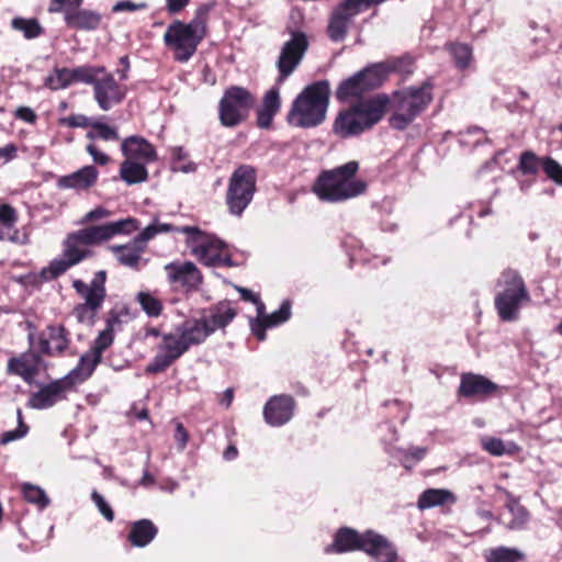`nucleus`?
Instances as JSON below:
<instances>
[{"label":"nucleus","instance_id":"nucleus-1","mask_svg":"<svg viewBox=\"0 0 562 562\" xmlns=\"http://www.w3.org/2000/svg\"><path fill=\"white\" fill-rule=\"evenodd\" d=\"M328 104V83L318 81L310 85L294 99L288 113V122L301 128L318 126L326 119Z\"/></svg>","mask_w":562,"mask_h":562},{"label":"nucleus","instance_id":"nucleus-2","mask_svg":"<svg viewBox=\"0 0 562 562\" xmlns=\"http://www.w3.org/2000/svg\"><path fill=\"white\" fill-rule=\"evenodd\" d=\"M359 169L357 161H349L333 170L324 171L315 182L313 191L323 201L339 202L366 191V183L356 179Z\"/></svg>","mask_w":562,"mask_h":562},{"label":"nucleus","instance_id":"nucleus-3","mask_svg":"<svg viewBox=\"0 0 562 562\" xmlns=\"http://www.w3.org/2000/svg\"><path fill=\"white\" fill-rule=\"evenodd\" d=\"M386 105L387 97L384 94L359 101L338 113L333 131L342 138L359 135L383 117Z\"/></svg>","mask_w":562,"mask_h":562},{"label":"nucleus","instance_id":"nucleus-4","mask_svg":"<svg viewBox=\"0 0 562 562\" xmlns=\"http://www.w3.org/2000/svg\"><path fill=\"white\" fill-rule=\"evenodd\" d=\"M177 233L184 234L186 246L198 261L206 267H233L227 246L214 235L201 231L196 226L177 227Z\"/></svg>","mask_w":562,"mask_h":562},{"label":"nucleus","instance_id":"nucleus-5","mask_svg":"<svg viewBox=\"0 0 562 562\" xmlns=\"http://www.w3.org/2000/svg\"><path fill=\"white\" fill-rule=\"evenodd\" d=\"M333 548L337 552L362 550L376 562H396L397 553L392 543L383 536L368 530L360 535L350 528L338 531Z\"/></svg>","mask_w":562,"mask_h":562},{"label":"nucleus","instance_id":"nucleus-6","mask_svg":"<svg viewBox=\"0 0 562 562\" xmlns=\"http://www.w3.org/2000/svg\"><path fill=\"white\" fill-rule=\"evenodd\" d=\"M205 35L206 22L203 18L198 16L189 23L176 20L167 27L164 42L177 61L186 63L194 55Z\"/></svg>","mask_w":562,"mask_h":562},{"label":"nucleus","instance_id":"nucleus-7","mask_svg":"<svg viewBox=\"0 0 562 562\" xmlns=\"http://www.w3.org/2000/svg\"><path fill=\"white\" fill-rule=\"evenodd\" d=\"M497 284L502 288L495 300L499 318L506 323L517 322L521 308L531 300L522 278L517 271L506 269L501 273Z\"/></svg>","mask_w":562,"mask_h":562},{"label":"nucleus","instance_id":"nucleus-8","mask_svg":"<svg viewBox=\"0 0 562 562\" xmlns=\"http://www.w3.org/2000/svg\"><path fill=\"white\" fill-rule=\"evenodd\" d=\"M432 99L431 87L424 83L419 88H407L395 91L387 104L392 110L390 124L393 128L404 130L407 127L430 103Z\"/></svg>","mask_w":562,"mask_h":562},{"label":"nucleus","instance_id":"nucleus-9","mask_svg":"<svg viewBox=\"0 0 562 562\" xmlns=\"http://www.w3.org/2000/svg\"><path fill=\"white\" fill-rule=\"evenodd\" d=\"M105 271H99L93 280L87 284L81 280H75L74 289L83 299V303L74 308V315L79 323L92 325L97 312L102 306L105 297Z\"/></svg>","mask_w":562,"mask_h":562},{"label":"nucleus","instance_id":"nucleus-10","mask_svg":"<svg viewBox=\"0 0 562 562\" xmlns=\"http://www.w3.org/2000/svg\"><path fill=\"white\" fill-rule=\"evenodd\" d=\"M256 190V173L250 166H240L231 177L227 190V205L231 213L240 215L251 202Z\"/></svg>","mask_w":562,"mask_h":562},{"label":"nucleus","instance_id":"nucleus-11","mask_svg":"<svg viewBox=\"0 0 562 562\" xmlns=\"http://www.w3.org/2000/svg\"><path fill=\"white\" fill-rule=\"evenodd\" d=\"M254 104L251 94L241 87H231L222 97L218 105L221 124L233 127L241 123Z\"/></svg>","mask_w":562,"mask_h":562},{"label":"nucleus","instance_id":"nucleus-12","mask_svg":"<svg viewBox=\"0 0 562 562\" xmlns=\"http://www.w3.org/2000/svg\"><path fill=\"white\" fill-rule=\"evenodd\" d=\"M387 75L389 68L384 64L369 66L344 81L337 89V98L346 101L360 97L363 92L380 87Z\"/></svg>","mask_w":562,"mask_h":562},{"label":"nucleus","instance_id":"nucleus-13","mask_svg":"<svg viewBox=\"0 0 562 562\" xmlns=\"http://www.w3.org/2000/svg\"><path fill=\"white\" fill-rule=\"evenodd\" d=\"M189 349L180 334H167L162 337L158 352L153 361L146 367L147 373H158L166 370L171 363L179 359Z\"/></svg>","mask_w":562,"mask_h":562},{"label":"nucleus","instance_id":"nucleus-14","mask_svg":"<svg viewBox=\"0 0 562 562\" xmlns=\"http://www.w3.org/2000/svg\"><path fill=\"white\" fill-rule=\"evenodd\" d=\"M75 382L71 376H64L43 385L33 393L29 400V406L35 409H46L64 401Z\"/></svg>","mask_w":562,"mask_h":562},{"label":"nucleus","instance_id":"nucleus-15","mask_svg":"<svg viewBox=\"0 0 562 562\" xmlns=\"http://www.w3.org/2000/svg\"><path fill=\"white\" fill-rule=\"evenodd\" d=\"M306 48L307 40L303 33H294L292 38L283 45L277 64L280 71V76L277 79L278 85L297 67Z\"/></svg>","mask_w":562,"mask_h":562},{"label":"nucleus","instance_id":"nucleus-16","mask_svg":"<svg viewBox=\"0 0 562 562\" xmlns=\"http://www.w3.org/2000/svg\"><path fill=\"white\" fill-rule=\"evenodd\" d=\"M164 270L171 285L191 290L202 283V273L192 261H172L165 265Z\"/></svg>","mask_w":562,"mask_h":562},{"label":"nucleus","instance_id":"nucleus-17","mask_svg":"<svg viewBox=\"0 0 562 562\" xmlns=\"http://www.w3.org/2000/svg\"><path fill=\"white\" fill-rule=\"evenodd\" d=\"M363 10L355 0H346L333 12L328 25V33L331 40L341 41L348 31L352 19Z\"/></svg>","mask_w":562,"mask_h":562},{"label":"nucleus","instance_id":"nucleus-18","mask_svg":"<svg viewBox=\"0 0 562 562\" xmlns=\"http://www.w3.org/2000/svg\"><path fill=\"white\" fill-rule=\"evenodd\" d=\"M94 99L103 111L122 102L125 98V88L120 87L112 75L98 79L93 86Z\"/></svg>","mask_w":562,"mask_h":562},{"label":"nucleus","instance_id":"nucleus-19","mask_svg":"<svg viewBox=\"0 0 562 562\" xmlns=\"http://www.w3.org/2000/svg\"><path fill=\"white\" fill-rule=\"evenodd\" d=\"M293 411V398L288 395H279L268 401L263 409V416L269 425L282 426L292 418Z\"/></svg>","mask_w":562,"mask_h":562},{"label":"nucleus","instance_id":"nucleus-20","mask_svg":"<svg viewBox=\"0 0 562 562\" xmlns=\"http://www.w3.org/2000/svg\"><path fill=\"white\" fill-rule=\"evenodd\" d=\"M91 227L80 229L68 235L65 241L64 257L70 259V263H78L88 256L87 247L98 244L91 235Z\"/></svg>","mask_w":562,"mask_h":562},{"label":"nucleus","instance_id":"nucleus-21","mask_svg":"<svg viewBox=\"0 0 562 562\" xmlns=\"http://www.w3.org/2000/svg\"><path fill=\"white\" fill-rule=\"evenodd\" d=\"M91 235L99 243L111 239L116 235H130L139 228V223L136 218L127 217L115 222H110L104 225L90 226Z\"/></svg>","mask_w":562,"mask_h":562},{"label":"nucleus","instance_id":"nucleus-22","mask_svg":"<svg viewBox=\"0 0 562 562\" xmlns=\"http://www.w3.org/2000/svg\"><path fill=\"white\" fill-rule=\"evenodd\" d=\"M122 154L126 159L149 164L156 160V150L145 138L131 136L123 140Z\"/></svg>","mask_w":562,"mask_h":562},{"label":"nucleus","instance_id":"nucleus-23","mask_svg":"<svg viewBox=\"0 0 562 562\" xmlns=\"http://www.w3.org/2000/svg\"><path fill=\"white\" fill-rule=\"evenodd\" d=\"M40 366L41 358L38 355L34 352H25L9 360L8 372L19 375L25 382L31 383L37 375Z\"/></svg>","mask_w":562,"mask_h":562},{"label":"nucleus","instance_id":"nucleus-24","mask_svg":"<svg viewBox=\"0 0 562 562\" xmlns=\"http://www.w3.org/2000/svg\"><path fill=\"white\" fill-rule=\"evenodd\" d=\"M98 177L99 171L95 167L85 166L70 175L60 177L57 186L61 189L87 190L95 184Z\"/></svg>","mask_w":562,"mask_h":562},{"label":"nucleus","instance_id":"nucleus-25","mask_svg":"<svg viewBox=\"0 0 562 562\" xmlns=\"http://www.w3.org/2000/svg\"><path fill=\"white\" fill-rule=\"evenodd\" d=\"M67 347L68 339L63 326H48L40 337V350L44 355H58Z\"/></svg>","mask_w":562,"mask_h":562},{"label":"nucleus","instance_id":"nucleus-26","mask_svg":"<svg viewBox=\"0 0 562 562\" xmlns=\"http://www.w3.org/2000/svg\"><path fill=\"white\" fill-rule=\"evenodd\" d=\"M64 19L69 27L83 31L97 30L102 21L100 13L87 9H67Z\"/></svg>","mask_w":562,"mask_h":562},{"label":"nucleus","instance_id":"nucleus-27","mask_svg":"<svg viewBox=\"0 0 562 562\" xmlns=\"http://www.w3.org/2000/svg\"><path fill=\"white\" fill-rule=\"evenodd\" d=\"M529 515L524 506L516 499L508 498L505 508L499 514L498 522L510 530L522 529L528 521Z\"/></svg>","mask_w":562,"mask_h":562},{"label":"nucleus","instance_id":"nucleus-28","mask_svg":"<svg viewBox=\"0 0 562 562\" xmlns=\"http://www.w3.org/2000/svg\"><path fill=\"white\" fill-rule=\"evenodd\" d=\"M177 331L190 348L193 345L202 344L211 334L212 328L207 327V322L201 319H188L181 324Z\"/></svg>","mask_w":562,"mask_h":562},{"label":"nucleus","instance_id":"nucleus-29","mask_svg":"<svg viewBox=\"0 0 562 562\" xmlns=\"http://www.w3.org/2000/svg\"><path fill=\"white\" fill-rule=\"evenodd\" d=\"M492 392V382L479 374L463 373L459 386V394L464 397H475Z\"/></svg>","mask_w":562,"mask_h":562},{"label":"nucleus","instance_id":"nucleus-30","mask_svg":"<svg viewBox=\"0 0 562 562\" xmlns=\"http://www.w3.org/2000/svg\"><path fill=\"white\" fill-rule=\"evenodd\" d=\"M280 92L279 88H271L263 97L262 104L258 110L257 124L261 128H268L273 120V116L280 110Z\"/></svg>","mask_w":562,"mask_h":562},{"label":"nucleus","instance_id":"nucleus-31","mask_svg":"<svg viewBox=\"0 0 562 562\" xmlns=\"http://www.w3.org/2000/svg\"><path fill=\"white\" fill-rule=\"evenodd\" d=\"M111 251L115 255L117 261L126 267L136 268L142 259L145 248L132 239L128 244L111 246Z\"/></svg>","mask_w":562,"mask_h":562},{"label":"nucleus","instance_id":"nucleus-32","mask_svg":"<svg viewBox=\"0 0 562 562\" xmlns=\"http://www.w3.org/2000/svg\"><path fill=\"white\" fill-rule=\"evenodd\" d=\"M291 307L288 302H283L280 308L265 318V322H251V330L259 340L266 339V329L278 326L290 318Z\"/></svg>","mask_w":562,"mask_h":562},{"label":"nucleus","instance_id":"nucleus-33","mask_svg":"<svg viewBox=\"0 0 562 562\" xmlns=\"http://www.w3.org/2000/svg\"><path fill=\"white\" fill-rule=\"evenodd\" d=\"M457 501L454 494L446 488H428L424 491L417 502V507L422 510L436 506L454 504Z\"/></svg>","mask_w":562,"mask_h":562},{"label":"nucleus","instance_id":"nucleus-34","mask_svg":"<svg viewBox=\"0 0 562 562\" xmlns=\"http://www.w3.org/2000/svg\"><path fill=\"white\" fill-rule=\"evenodd\" d=\"M236 316V311L229 302H221L214 306L209 316L203 317L207 322V327L212 328V334L226 327Z\"/></svg>","mask_w":562,"mask_h":562},{"label":"nucleus","instance_id":"nucleus-35","mask_svg":"<svg viewBox=\"0 0 562 562\" xmlns=\"http://www.w3.org/2000/svg\"><path fill=\"white\" fill-rule=\"evenodd\" d=\"M146 165L147 164L125 158L120 168L121 179L130 186L146 181L148 178Z\"/></svg>","mask_w":562,"mask_h":562},{"label":"nucleus","instance_id":"nucleus-36","mask_svg":"<svg viewBox=\"0 0 562 562\" xmlns=\"http://www.w3.org/2000/svg\"><path fill=\"white\" fill-rule=\"evenodd\" d=\"M157 528L148 519L136 521L130 532V541L135 547L147 546L156 536Z\"/></svg>","mask_w":562,"mask_h":562},{"label":"nucleus","instance_id":"nucleus-37","mask_svg":"<svg viewBox=\"0 0 562 562\" xmlns=\"http://www.w3.org/2000/svg\"><path fill=\"white\" fill-rule=\"evenodd\" d=\"M102 356L90 349L81 356L79 364L67 376H71L72 381L80 375V380L83 381L91 375L98 363H100Z\"/></svg>","mask_w":562,"mask_h":562},{"label":"nucleus","instance_id":"nucleus-38","mask_svg":"<svg viewBox=\"0 0 562 562\" xmlns=\"http://www.w3.org/2000/svg\"><path fill=\"white\" fill-rule=\"evenodd\" d=\"M544 157L537 156L531 150L520 154L518 161V170L525 176H535L540 169L543 170Z\"/></svg>","mask_w":562,"mask_h":562},{"label":"nucleus","instance_id":"nucleus-39","mask_svg":"<svg viewBox=\"0 0 562 562\" xmlns=\"http://www.w3.org/2000/svg\"><path fill=\"white\" fill-rule=\"evenodd\" d=\"M103 72H105V69L103 67L93 66H80L77 68L69 69L71 83L83 82L93 86L98 80V75Z\"/></svg>","mask_w":562,"mask_h":562},{"label":"nucleus","instance_id":"nucleus-40","mask_svg":"<svg viewBox=\"0 0 562 562\" xmlns=\"http://www.w3.org/2000/svg\"><path fill=\"white\" fill-rule=\"evenodd\" d=\"M178 226H172L170 224L160 223L158 221L153 222L148 226H146L136 237V243L140 244L145 249L147 248V243L161 233L177 232Z\"/></svg>","mask_w":562,"mask_h":562},{"label":"nucleus","instance_id":"nucleus-41","mask_svg":"<svg viewBox=\"0 0 562 562\" xmlns=\"http://www.w3.org/2000/svg\"><path fill=\"white\" fill-rule=\"evenodd\" d=\"M11 25L14 30L22 32L29 40L35 38L42 33V26L35 19L15 18Z\"/></svg>","mask_w":562,"mask_h":562},{"label":"nucleus","instance_id":"nucleus-42","mask_svg":"<svg viewBox=\"0 0 562 562\" xmlns=\"http://www.w3.org/2000/svg\"><path fill=\"white\" fill-rule=\"evenodd\" d=\"M71 85L69 68H57L46 78V86L52 90L65 89Z\"/></svg>","mask_w":562,"mask_h":562},{"label":"nucleus","instance_id":"nucleus-43","mask_svg":"<svg viewBox=\"0 0 562 562\" xmlns=\"http://www.w3.org/2000/svg\"><path fill=\"white\" fill-rule=\"evenodd\" d=\"M137 302L140 304L143 311L151 317H156L161 313L160 301L147 292H139L137 294Z\"/></svg>","mask_w":562,"mask_h":562},{"label":"nucleus","instance_id":"nucleus-44","mask_svg":"<svg viewBox=\"0 0 562 562\" xmlns=\"http://www.w3.org/2000/svg\"><path fill=\"white\" fill-rule=\"evenodd\" d=\"M525 559L524 552L516 548H494V562H521Z\"/></svg>","mask_w":562,"mask_h":562},{"label":"nucleus","instance_id":"nucleus-45","mask_svg":"<svg viewBox=\"0 0 562 562\" xmlns=\"http://www.w3.org/2000/svg\"><path fill=\"white\" fill-rule=\"evenodd\" d=\"M23 495L27 502L36 504L42 508L46 507L49 503L45 492L41 487L32 484H25L23 486Z\"/></svg>","mask_w":562,"mask_h":562},{"label":"nucleus","instance_id":"nucleus-46","mask_svg":"<svg viewBox=\"0 0 562 562\" xmlns=\"http://www.w3.org/2000/svg\"><path fill=\"white\" fill-rule=\"evenodd\" d=\"M402 464L405 469H412L417 462L424 459L427 453L425 447H411L407 450H401Z\"/></svg>","mask_w":562,"mask_h":562},{"label":"nucleus","instance_id":"nucleus-47","mask_svg":"<svg viewBox=\"0 0 562 562\" xmlns=\"http://www.w3.org/2000/svg\"><path fill=\"white\" fill-rule=\"evenodd\" d=\"M543 172L559 186H562V166L551 157H544Z\"/></svg>","mask_w":562,"mask_h":562},{"label":"nucleus","instance_id":"nucleus-48","mask_svg":"<svg viewBox=\"0 0 562 562\" xmlns=\"http://www.w3.org/2000/svg\"><path fill=\"white\" fill-rule=\"evenodd\" d=\"M450 53L453 56L456 64L460 68L468 66L471 58V50L465 44H457L450 46Z\"/></svg>","mask_w":562,"mask_h":562},{"label":"nucleus","instance_id":"nucleus-49","mask_svg":"<svg viewBox=\"0 0 562 562\" xmlns=\"http://www.w3.org/2000/svg\"><path fill=\"white\" fill-rule=\"evenodd\" d=\"M113 340V329L112 327H108L99 334L91 349L94 350L100 356H102V352L112 345Z\"/></svg>","mask_w":562,"mask_h":562},{"label":"nucleus","instance_id":"nucleus-50","mask_svg":"<svg viewBox=\"0 0 562 562\" xmlns=\"http://www.w3.org/2000/svg\"><path fill=\"white\" fill-rule=\"evenodd\" d=\"M0 240H9L13 244H25L26 236L21 237L14 226L0 223Z\"/></svg>","mask_w":562,"mask_h":562},{"label":"nucleus","instance_id":"nucleus-51","mask_svg":"<svg viewBox=\"0 0 562 562\" xmlns=\"http://www.w3.org/2000/svg\"><path fill=\"white\" fill-rule=\"evenodd\" d=\"M92 501L98 507L99 512L103 515V517L108 521H112L114 518V513L110 505L105 502L102 495H100L97 491H93L91 494Z\"/></svg>","mask_w":562,"mask_h":562},{"label":"nucleus","instance_id":"nucleus-52","mask_svg":"<svg viewBox=\"0 0 562 562\" xmlns=\"http://www.w3.org/2000/svg\"><path fill=\"white\" fill-rule=\"evenodd\" d=\"M91 127L97 131V135L99 138H102L104 140H110V139H117L119 138V135H117V132L115 128L106 125V124H103V123H100V122H93L91 124Z\"/></svg>","mask_w":562,"mask_h":562},{"label":"nucleus","instance_id":"nucleus-53","mask_svg":"<svg viewBox=\"0 0 562 562\" xmlns=\"http://www.w3.org/2000/svg\"><path fill=\"white\" fill-rule=\"evenodd\" d=\"M83 0H52L48 11L49 12H64L68 8H79Z\"/></svg>","mask_w":562,"mask_h":562},{"label":"nucleus","instance_id":"nucleus-54","mask_svg":"<svg viewBox=\"0 0 562 562\" xmlns=\"http://www.w3.org/2000/svg\"><path fill=\"white\" fill-rule=\"evenodd\" d=\"M18 221V214L15 210L8 205V204H1L0 205V223L8 226H15V223Z\"/></svg>","mask_w":562,"mask_h":562},{"label":"nucleus","instance_id":"nucleus-55","mask_svg":"<svg viewBox=\"0 0 562 562\" xmlns=\"http://www.w3.org/2000/svg\"><path fill=\"white\" fill-rule=\"evenodd\" d=\"M518 450V447L513 441H503L494 438L493 451L494 456L512 454Z\"/></svg>","mask_w":562,"mask_h":562},{"label":"nucleus","instance_id":"nucleus-56","mask_svg":"<svg viewBox=\"0 0 562 562\" xmlns=\"http://www.w3.org/2000/svg\"><path fill=\"white\" fill-rule=\"evenodd\" d=\"M61 124L68 125L69 127H88L91 126V122L86 115L75 114L60 120Z\"/></svg>","mask_w":562,"mask_h":562},{"label":"nucleus","instance_id":"nucleus-57","mask_svg":"<svg viewBox=\"0 0 562 562\" xmlns=\"http://www.w3.org/2000/svg\"><path fill=\"white\" fill-rule=\"evenodd\" d=\"M18 419H19V428L15 431H9L4 434L3 438L1 439L2 443H7L11 440L22 438L27 432V427L22 422V414L21 411H18Z\"/></svg>","mask_w":562,"mask_h":562},{"label":"nucleus","instance_id":"nucleus-58","mask_svg":"<svg viewBox=\"0 0 562 562\" xmlns=\"http://www.w3.org/2000/svg\"><path fill=\"white\" fill-rule=\"evenodd\" d=\"M74 265L75 263H70V259L64 257L60 260L53 261L48 268V272L50 273V277L56 278Z\"/></svg>","mask_w":562,"mask_h":562},{"label":"nucleus","instance_id":"nucleus-59","mask_svg":"<svg viewBox=\"0 0 562 562\" xmlns=\"http://www.w3.org/2000/svg\"><path fill=\"white\" fill-rule=\"evenodd\" d=\"M86 150L90 154L93 161L99 165H106L110 160L109 156L102 151H100L94 145L89 144L86 147Z\"/></svg>","mask_w":562,"mask_h":562},{"label":"nucleus","instance_id":"nucleus-60","mask_svg":"<svg viewBox=\"0 0 562 562\" xmlns=\"http://www.w3.org/2000/svg\"><path fill=\"white\" fill-rule=\"evenodd\" d=\"M111 215V212L104 207H95L94 210H91L88 212L85 217L83 222H92L98 220L106 218Z\"/></svg>","mask_w":562,"mask_h":562},{"label":"nucleus","instance_id":"nucleus-61","mask_svg":"<svg viewBox=\"0 0 562 562\" xmlns=\"http://www.w3.org/2000/svg\"><path fill=\"white\" fill-rule=\"evenodd\" d=\"M15 116L26 123L33 124L36 121V114L35 112L27 106H21L16 109Z\"/></svg>","mask_w":562,"mask_h":562},{"label":"nucleus","instance_id":"nucleus-62","mask_svg":"<svg viewBox=\"0 0 562 562\" xmlns=\"http://www.w3.org/2000/svg\"><path fill=\"white\" fill-rule=\"evenodd\" d=\"M175 439L178 442L179 449L183 450L188 443L189 435L181 423L176 425Z\"/></svg>","mask_w":562,"mask_h":562},{"label":"nucleus","instance_id":"nucleus-63","mask_svg":"<svg viewBox=\"0 0 562 562\" xmlns=\"http://www.w3.org/2000/svg\"><path fill=\"white\" fill-rule=\"evenodd\" d=\"M145 8L144 3H134L132 1H120L114 4L113 11L114 12H121V11H135Z\"/></svg>","mask_w":562,"mask_h":562},{"label":"nucleus","instance_id":"nucleus-64","mask_svg":"<svg viewBox=\"0 0 562 562\" xmlns=\"http://www.w3.org/2000/svg\"><path fill=\"white\" fill-rule=\"evenodd\" d=\"M16 154V147L13 144H8L0 148V164H5L13 159Z\"/></svg>","mask_w":562,"mask_h":562}]
</instances>
